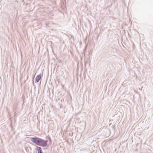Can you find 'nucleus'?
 <instances>
[{
	"mask_svg": "<svg viewBox=\"0 0 153 153\" xmlns=\"http://www.w3.org/2000/svg\"><path fill=\"white\" fill-rule=\"evenodd\" d=\"M31 141L36 144L43 147H45L47 145L48 141L36 137L31 138Z\"/></svg>",
	"mask_w": 153,
	"mask_h": 153,
	"instance_id": "obj_1",
	"label": "nucleus"
},
{
	"mask_svg": "<svg viewBox=\"0 0 153 153\" xmlns=\"http://www.w3.org/2000/svg\"><path fill=\"white\" fill-rule=\"evenodd\" d=\"M41 74H39L36 77L35 79L36 82H39L40 79H41Z\"/></svg>",
	"mask_w": 153,
	"mask_h": 153,
	"instance_id": "obj_2",
	"label": "nucleus"
},
{
	"mask_svg": "<svg viewBox=\"0 0 153 153\" xmlns=\"http://www.w3.org/2000/svg\"><path fill=\"white\" fill-rule=\"evenodd\" d=\"M36 149L38 151V153H43L40 147L37 146Z\"/></svg>",
	"mask_w": 153,
	"mask_h": 153,
	"instance_id": "obj_3",
	"label": "nucleus"
}]
</instances>
